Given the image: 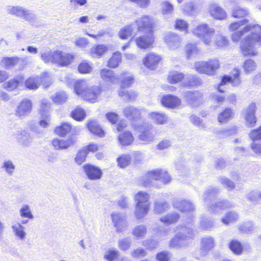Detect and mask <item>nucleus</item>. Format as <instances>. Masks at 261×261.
I'll return each mask as SVG.
<instances>
[{
    "instance_id": "1",
    "label": "nucleus",
    "mask_w": 261,
    "mask_h": 261,
    "mask_svg": "<svg viewBox=\"0 0 261 261\" xmlns=\"http://www.w3.org/2000/svg\"><path fill=\"white\" fill-rule=\"evenodd\" d=\"M250 34L246 36L241 42L240 50L244 57H254L257 55L254 49L256 45H261V26L258 24H249L241 30L232 34L233 42H238L246 33Z\"/></svg>"
},
{
    "instance_id": "2",
    "label": "nucleus",
    "mask_w": 261,
    "mask_h": 261,
    "mask_svg": "<svg viewBox=\"0 0 261 261\" xmlns=\"http://www.w3.org/2000/svg\"><path fill=\"white\" fill-rule=\"evenodd\" d=\"M73 90L76 95L85 101L92 103H96L100 100L103 91L102 88L98 86L87 88V83L84 80L75 81L73 84Z\"/></svg>"
},
{
    "instance_id": "3",
    "label": "nucleus",
    "mask_w": 261,
    "mask_h": 261,
    "mask_svg": "<svg viewBox=\"0 0 261 261\" xmlns=\"http://www.w3.org/2000/svg\"><path fill=\"white\" fill-rule=\"evenodd\" d=\"M134 82V77L132 75H129L128 72L123 71L121 73L119 81L120 87L118 94L120 97L123 98L129 102L134 101L138 96L136 91L129 89Z\"/></svg>"
},
{
    "instance_id": "4",
    "label": "nucleus",
    "mask_w": 261,
    "mask_h": 261,
    "mask_svg": "<svg viewBox=\"0 0 261 261\" xmlns=\"http://www.w3.org/2000/svg\"><path fill=\"white\" fill-rule=\"evenodd\" d=\"M149 197L148 193L145 191H140L135 194V216L136 219L143 218L148 213L150 208V204L148 202Z\"/></svg>"
},
{
    "instance_id": "5",
    "label": "nucleus",
    "mask_w": 261,
    "mask_h": 261,
    "mask_svg": "<svg viewBox=\"0 0 261 261\" xmlns=\"http://www.w3.org/2000/svg\"><path fill=\"white\" fill-rule=\"evenodd\" d=\"M217 193V189L211 188L206 190L203 195L204 204L207 205L210 212L216 214L219 213L221 211L229 208L232 205L228 201L224 200L215 203L213 202L211 204H209V202L212 201Z\"/></svg>"
},
{
    "instance_id": "6",
    "label": "nucleus",
    "mask_w": 261,
    "mask_h": 261,
    "mask_svg": "<svg viewBox=\"0 0 261 261\" xmlns=\"http://www.w3.org/2000/svg\"><path fill=\"white\" fill-rule=\"evenodd\" d=\"M194 67L199 73L212 76L221 68V62L218 58H213L206 61H198Z\"/></svg>"
},
{
    "instance_id": "7",
    "label": "nucleus",
    "mask_w": 261,
    "mask_h": 261,
    "mask_svg": "<svg viewBox=\"0 0 261 261\" xmlns=\"http://www.w3.org/2000/svg\"><path fill=\"white\" fill-rule=\"evenodd\" d=\"M47 57L48 58V60L46 62L50 61L59 67L68 66L73 62L75 58L74 55L72 54L59 50L48 54Z\"/></svg>"
},
{
    "instance_id": "8",
    "label": "nucleus",
    "mask_w": 261,
    "mask_h": 261,
    "mask_svg": "<svg viewBox=\"0 0 261 261\" xmlns=\"http://www.w3.org/2000/svg\"><path fill=\"white\" fill-rule=\"evenodd\" d=\"M192 234L191 228L188 227H181L180 231L170 241L169 246L174 248H179L184 246L188 241L192 238Z\"/></svg>"
},
{
    "instance_id": "9",
    "label": "nucleus",
    "mask_w": 261,
    "mask_h": 261,
    "mask_svg": "<svg viewBox=\"0 0 261 261\" xmlns=\"http://www.w3.org/2000/svg\"><path fill=\"white\" fill-rule=\"evenodd\" d=\"M132 126L134 130L139 131L138 139L143 144H149L153 141L154 135L151 125L143 123L140 124H133Z\"/></svg>"
},
{
    "instance_id": "10",
    "label": "nucleus",
    "mask_w": 261,
    "mask_h": 261,
    "mask_svg": "<svg viewBox=\"0 0 261 261\" xmlns=\"http://www.w3.org/2000/svg\"><path fill=\"white\" fill-rule=\"evenodd\" d=\"M137 31L139 33H154L155 23L153 18L148 15H144L135 21Z\"/></svg>"
},
{
    "instance_id": "11",
    "label": "nucleus",
    "mask_w": 261,
    "mask_h": 261,
    "mask_svg": "<svg viewBox=\"0 0 261 261\" xmlns=\"http://www.w3.org/2000/svg\"><path fill=\"white\" fill-rule=\"evenodd\" d=\"M127 126V124L123 121L118 123L116 129L120 132L118 136V142L122 146H129L133 143L135 140L132 132L129 130H123Z\"/></svg>"
},
{
    "instance_id": "12",
    "label": "nucleus",
    "mask_w": 261,
    "mask_h": 261,
    "mask_svg": "<svg viewBox=\"0 0 261 261\" xmlns=\"http://www.w3.org/2000/svg\"><path fill=\"white\" fill-rule=\"evenodd\" d=\"M163 57L161 55L153 51L146 54L142 59L144 66L149 70H154L162 64Z\"/></svg>"
},
{
    "instance_id": "13",
    "label": "nucleus",
    "mask_w": 261,
    "mask_h": 261,
    "mask_svg": "<svg viewBox=\"0 0 261 261\" xmlns=\"http://www.w3.org/2000/svg\"><path fill=\"white\" fill-rule=\"evenodd\" d=\"M240 75V70L238 68H233L230 75L225 74L222 76L218 86H224L227 83H230L233 87L240 85L241 83Z\"/></svg>"
},
{
    "instance_id": "14",
    "label": "nucleus",
    "mask_w": 261,
    "mask_h": 261,
    "mask_svg": "<svg viewBox=\"0 0 261 261\" xmlns=\"http://www.w3.org/2000/svg\"><path fill=\"white\" fill-rule=\"evenodd\" d=\"M143 33L144 35L140 36L135 39L136 45L141 49L152 48L154 42V33Z\"/></svg>"
},
{
    "instance_id": "15",
    "label": "nucleus",
    "mask_w": 261,
    "mask_h": 261,
    "mask_svg": "<svg viewBox=\"0 0 261 261\" xmlns=\"http://www.w3.org/2000/svg\"><path fill=\"white\" fill-rule=\"evenodd\" d=\"M111 217L117 232H122L126 230L128 224L124 215L119 213L114 212L111 214Z\"/></svg>"
},
{
    "instance_id": "16",
    "label": "nucleus",
    "mask_w": 261,
    "mask_h": 261,
    "mask_svg": "<svg viewBox=\"0 0 261 261\" xmlns=\"http://www.w3.org/2000/svg\"><path fill=\"white\" fill-rule=\"evenodd\" d=\"M33 109V103L29 99H23L17 106L15 110V115L17 117H20L28 115L32 111Z\"/></svg>"
},
{
    "instance_id": "17",
    "label": "nucleus",
    "mask_w": 261,
    "mask_h": 261,
    "mask_svg": "<svg viewBox=\"0 0 261 261\" xmlns=\"http://www.w3.org/2000/svg\"><path fill=\"white\" fill-rule=\"evenodd\" d=\"M122 112L124 116L133 122L132 124L142 118L141 110L132 106L125 107Z\"/></svg>"
},
{
    "instance_id": "18",
    "label": "nucleus",
    "mask_w": 261,
    "mask_h": 261,
    "mask_svg": "<svg viewBox=\"0 0 261 261\" xmlns=\"http://www.w3.org/2000/svg\"><path fill=\"white\" fill-rule=\"evenodd\" d=\"M100 78L110 85H114L119 82V77L115 74L113 70L108 68H102L99 71Z\"/></svg>"
},
{
    "instance_id": "19",
    "label": "nucleus",
    "mask_w": 261,
    "mask_h": 261,
    "mask_svg": "<svg viewBox=\"0 0 261 261\" xmlns=\"http://www.w3.org/2000/svg\"><path fill=\"white\" fill-rule=\"evenodd\" d=\"M83 170L88 178L90 180H98L102 176L101 170L92 164H86L83 166Z\"/></svg>"
},
{
    "instance_id": "20",
    "label": "nucleus",
    "mask_w": 261,
    "mask_h": 261,
    "mask_svg": "<svg viewBox=\"0 0 261 261\" xmlns=\"http://www.w3.org/2000/svg\"><path fill=\"white\" fill-rule=\"evenodd\" d=\"M161 102L164 107L171 109L179 107L181 102L179 98L172 94H166L163 96Z\"/></svg>"
},
{
    "instance_id": "21",
    "label": "nucleus",
    "mask_w": 261,
    "mask_h": 261,
    "mask_svg": "<svg viewBox=\"0 0 261 261\" xmlns=\"http://www.w3.org/2000/svg\"><path fill=\"white\" fill-rule=\"evenodd\" d=\"M164 41L169 48L176 49L180 45V38L175 33H169L166 34L164 38Z\"/></svg>"
},
{
    "instance_id": "22",
    "label": "nucleus",
    "mask_w": 261,
    "mask_h": 261,
    "mask_svg": "<svg viewBox=\"0 0 261 261\" xmlns=\"http://www.w3.org/2000/svg\"><path fill=\"white\" fill-rule=\"evenodd\" d=\"M11 229L15 238L19 241L23 242L27 238V233L25 231V227L19 222L12 223Z\"/></svg>"
},
{
    "instance_id": "23",
    "label": "nucleus",
    "mask_w": 261,
    "mask_h": 261,
    "mask_svg": "<svg viewBox=\"0 0 261 261\" xmlns=\"http://www.w3.org/2000/svg\"><path fill=\"white\" fill-rule=\"evenodd\" d=\"M161 174L159 169L148 171L141 179V184L144 187H150L152 185L153 180H158Z\"/></svg>"
},
{
    "instance_id": "24",
    "label": "nucleus",
    "mask_w": 261,
    "mask_h": 261,
    "mask_svg": "<svg viewBox=\"0 0 261 261\" xmlns=\"http://www.w3.org/2000/svg\"><path fill=\"white\" fill-rule=\"evenodd\" d=\"M255 110L256 105L255 103H251L247 108L245 120L247 126L249 127H253L256 125L257 119L255 115Z\"/></svg>"
},
{
    "instance_id": "25",
    "label": "nucleus",
    "mask_w": 261,
    "mask_h": 261,
    "mask_svg": "<svg viewBox=\"0 0 261 261\" xmlns=\"http://www.w3.org/2000/svg\"><path fill=\"white\" fill-rule=\"evenodd\" d=\"M86 127L88 130L95 136L102 138L105 135V132L104 130L95 120H88L86 124Z\"/></svg>"
},
{
    "instance_id": "26",
    "label": "nucleus",
    "mask_w": 261,
    "mask_h": 261,
    "mask_svg": "<svg viewBox=\"0 0 261 261\" xmlns=\"http://www.w3.org/2000/svg\"><path fill=\"white\" fill-rule=\"evenodd\" d=\"M75 140L72 138L66 140L54 139L51 141V144L56 150L66 149L73 145Z\"/></svg>"
},
{
    "instance_id": "27",
    "label": "nucleus",
    "mask_w": 261,
    "mask_h": 261,
    "mask_svg": "<svg viewBox=\"0 0 261 261\" xmlns=\"http://www.w3.org/2000/svg\"><path fill=\"white\" fill-rule=\"evenodd\" d=\"M23 81L24 77L22 75L17 76L6 82L3 87L8 91H12L18 89L19 86L23 83Z\"/></svg>"
},
{
    "instance_id": "28",
    "label": "nucleus",
    "mask_w": 261,
    "mask_h": 261,
    "mask_svg": "<svg viewBox=\"0 0 261 261\" xmlns=\"http://www.w3.org/2000/svg\"><path fill=\"white\" fill-rule=\"evenodd\" d=\"M73 127L68 122H62L59 126H56L54 129V133L56 135L64 137L68 134L73 130Z\"/></svg>"
},
{
    "instance_id": "29",
    "label": "nucleus",
    "mask_w": 261,
    "mask_h": 261,
    "mask_svg": "<svg viewBox=\"0 0 261 261\" xmlns=\"http://www.w3.org/2000/svg\"><path fill=\"white\" fill-rule=\"evenodd\" d=\"M209 13L213 18L217 20H223L227 17L226 12L217 5H213L210 7Z\"/></svg>"
},
{
    "instance_id": "30",
    "label": "nucleus",
    "mask_w": 261,
    "mask_h": 261,
    "mask_svg": "<svg viewBox=\"0 0 261 261\" xmlns=\"http://www.w3.org/2000/svg\"><path fill=\"white\" fill-rule=\"evenodd\" d=\"M173 206L182 212H191L194 210V205L188 200H175L173 203Z\"/></svg>"
},
{
    "instance_id": "31",
    "label": "nucleus",
    "mask_w": 261,
    "mask_h": 261,
    "mask_svg": "<svg viewBox=\"0 0 261 261\" xmlns=\"http://www.w3.org/2000/svg\"><path fill=\"white\" fill-rule=\"evenodd\" d=\"M215 32V30L210 28L206 23L200 24L193 30L194 35L198 38H201L206 34H214Z\"/></svg>"
},
{
    "instance_id": "32",
    "label": "nucleus",
    "mask_w": 261,
    "mask_h": 261,
    "mask_svg": "<svg viewBox=\"0 0 261 261\" xmlns=\"http://www.w3.org/2000/svg\"><path fill=\"white\" fill-rule=\"evenodd\" d=\"M234 117L233 110L229 107H227L222 110L218 114L217 120L221 124L227 123L230 119Z\"/></svg>"
},
{
    "instance_id": "33",
    "label": "nucleus",
    "mask_w": 261,
    "mask_h": 261,
    "mask_svg": "<svg viewBox=\"0 0 261 261\" xmlns=\"http://www.w3.org/2000/svg\"><path fill=\"white\" fill-rule=\"evenodd\" d=\"M122 54L120 52L113 53L107 61V67L110 69L117 68L122 62Z\"/></svg>"
},
{
    "instance_id": "34",
    "label": "nucleus",
    "mask_w": 261,
    "mask_h": 261,
    "mask_svg": "<svg viewBox=\"0 0 261 261\" xmlns=\"http://www.w3.org/2000/svg\"><path fill=\"white\" fill-rule=\"evenodd\" d=\"M86 111L81 106H76L70 113V116L76 121H82L86 117Z\"/></svg>"
},
{
    "instance_id": "35",
    "label": "nucleus",
    "mask_w": 261,
    "mask_h": 261,
    "mask_svg": "<svg viewBox=\"0 0 261 261\" xmlns=\"http://www.w3.org/2000/svg\"><path fill=\"white\" fill-rule=\"evenodd\" d=\"M185 76L183 73L172 70L169 72L167 79L169 84H176L182 82L184 80Z\"/></svg>"
},
{
    "instance_id": "36",
    "label": "nucleus",
    "mask_w": 261,
    "mask_h": 261,
    "mask_svg": "<svg viewBox=\"0 0 261 261\" xmlns=\"http://www.w3.org/2000/svg\"><path fill=\"white\" fill-rule=\"evenodd\" d=\"M249 14V10L246 8L240 6L234 7L231 11V17L235 19H245Z\"/></svg>"
},
{
    "instance_id": "37",
    "label": "nucleus",
    "mask_w": 261,
    "mask_h": 261,
    "mask_svg": "<svg viewBox=\"0 0 261 261\" xmlns=\"http://www.w3.org/2000/svg\"><path fill=\"white\" fill-rule=\"evenodd\" d=\"M107 47L103 44H96L90 50V54L94 57L100 58L107 51Z\"/></svg>"
},
{
    "instance_id": "38",
    "label": "nucleus",
    "mask_w": 261,
    "mask_h": 261,
    "mask_svg": "<svg viewBox=\"0 0 261 261\" xmlns=\"http://www.w3.org/2000/svg\"><path fill=\"white\" fill-rule=\"evenodd\" d=\"M20 61L18 57H5L1 60L2 65L6 69L10 68L16 65Z\"/></svg>"
},
{
    "instance_id": "39",
    "label": "nucleus",
    "mask_w": 261,
    "mask_h": 261,
    "mask_svg": "<svg viewBox=\"0 0 261 261\" xmlns=\"http://www.w3.org/2000/svg\"><path fill=\"white\" fill-rule=\"evenodd\" d=\"M39 86L42 85L44 88H47L53 84V81L50 75L46 72H42L40 75H38Z\"/></svg>"
},
{
    "instance_id": "40",
    "label": "nucleus",
    "mask_w": 261,
    "mask_h": 261,
    "mask_svg": "<svg viewBox=\"0 0 261 261\" xmlns=\"http://www.w3.org/2000/svg\"><path fill=\"white\" fill-rule=\"evenodd\" d=\"M215 243L213 239L211 237H205L201 240V251L203 255L212 249L214 246Z\"/></svg>"
},
{
    "instance_id": "41",
    "label": "nucleus",
    "mask_w": 261,
    "mask_h": 261,
    "mask_svg": "<svg viewBox=\"0 0 261 261\" xmlns=\"http://www.w3.org/2000/svg\"><path fill=\"white\" fill-rule=\"evenodd\" d=\"M133 33V28L131 25H126L119 31L118 37L120 39L126 40L132 37Z\"/></svg>"
},
{
    "instance_id": "42",
    "label": "nucleus",
    "mask_w": 261,
    "mask_h": 261,
    "mask_svg": "<svg viewBox=\"0 0 261 261\" xmlns=\"http://www.w3.org/2000/svg\"><path fill=\"white\" fill-rule=\"evenodd\" d=\"M257 67L255 62L251 59L244 61L242 64V68L246 74H249L254 71Z\"/></svg>"
},
{
    "instance_id": "43",
    "label": "nucleus",
    "mask_w": 261,
    "mask_h": 261,
    "mask_svg": "<svg viewBox=\"0 0 261 261\" xmlns=\"http://www.w3.org/2000/svg\"><path fill=\"white\" fill-rule=\"evenodd\" d=\"M132 233L137 239L144 238L147 233V228L143 224H140L135 226L132 230Z\"/></svg>"
},
{
    "instance_id": "44",
    "label": "nucleus",
    "mask_w": 261,
    "mask_h": 261,
    "mask_svg": "<svg viewBox=\"0 0 261 261\" xmlns=\"http://www.w3.org/2000/svg\"><path fill=\"white\" fill-rule=\"evenodd\" d=\"M24 83L25 88L29 90H36L40 87L38 75L28 77Z\"/></svg>"
},
{
    "instance_id": "45",
    "label": "nucleus",
    "mask_w": 261,
    "mask_h": 261,
    "mask_svg": "<svg viewBox=\"0 0 261 261\" xmlns=\"http://www.w3.org/2000/svg\"><path fill=\"white\" fill-rule=\"evenodd\" d=\"M174 28L176 30L185 33H188L189 28V24L185 19L177 18L175 20Z\"/></svg>"
},
{
    "instance_id": "46",
    "label": "nucleus",
    "mask_w": 261,
    "mask_h": 261,
    "mask_svg": "<svg viewBox=\"0 0 261 261\" xmlns=\"http://www.w3.org/2000/svg\"><path fill=\"white\" fill-rule=\"evenodd\" d=\"M51 99L55 103L62 105L66 102L68 95L65 91H58L51 97Z\"/></svg>"
},
{
    "instance_id": "47",
    "label": "nucleus",
    "mask_w": 261,
    "mask_h": 261,
    "mask_svg": "<svg viewBox=\"0 0 261 261\" xmlns=\"http://www.w3.org/2000/svg\"><path fill=\"white\" fill-rule=\"evenodd\" d=\"M150 118L157 124H163L167 121L166 116L158 112H151L149 114Z\"/></svg>"
},
{
    "instance_id": "48",
    "label": "nucleus",
    "mask_w": 261,
    "mask_h": 261,
    "mask_svg": "<svg viewBox=\"0 0 261 261\" xmlns=\"http://www.w3.org/2000/svg\"><path fill=\"white\" fill-rule=\"evenodd\" d=\"M186 55L187 58H190L193 56L197 55L199 52V49L196 43H188L185 47Z\"/></svg>"
},
{
    "instance_id": "49",
    "label": "nucleus",
    "mask_w": 261,
    "mask_h": 261,
    "mask_svg": "<svg viewBox=\"0 0 261 261\" xmlns=\"http://www.w3.org/2000/svg\"><path fill=\"white\" fill-rule=\"evenodd\" d=\"M238 218V215L234 212L229 211L225 214V216L221 219L222 222L228 225L230 223L234 222Z\"/></svg>"
},
{
    "instance_id": "50",
    "label": "nucleus",
    "mask_w": 261,
    "mask_h": 261,
    "mask_svg": "<svg viewBox=\"0 0 261 261\" xmlns=\"http://www.w3.org/2000/svg\"><path fill=\"white\" fill-rule=\"evenodd\" d=\"M179 218V216L177 213H170L166 216H162L160 218V221L164 223L171 224L175 223Z\"/></svg>"
},
{
    "instance_id": "51",
    "label": "nucleus",
    "mask_w": 261,
    "mask_h": 261,
    "mask_svg": "<svg viewBox=\"0 0 261 261\" xmlns=\"http://www.w3.org/2000/svg\"><path fill=\"white\" fill-rule=\"evenodd\" d=\"M19 214L21 218L33 219L34 216L31 212V207L28 204H23L20 210Z\"/></svg>"
},
{
    "instance_id": "52",
    "label": "nucleus",
    "mask_w": 261,
    "mask_h": 261,
    "mask_svg": "<svg viewBox=\"0 0 261 261\" xmlns=\"http://www.w3.org/2000/svg\"><path fill=\"white\" fill-rule=\"evenodd\" d=\"M185 97L189 103L193 104L201 98L202 94L197 92L188 91L186 93Z\"/></svg>"
},
{
    "instance_id": "53",
    "label": "nucleus",
    "mask_w": 261,
    "mask_h": 261,
    "mask_svg": "<svg viewBox=\"0 0 261 261\" xmlns=\"http://www.w3.org/2000/svg\"><path fill=\"white\" fill-rule=\"evenodd\" d=\"M77 69L80 73L87 74L92 71V67L89 62L84 60L79 64Z\"/></svg>"
},
{
    "instance_id": "54",
    "label": "nucleus",
    "mask_w": 261,
    "mask_h": 261,
    "mask_svg": "<svg viewBox=\"0 0 261 261\" xmlns=\"http://www.w3.org/2000/svg\"><path fill=\"white\" fill-rule=\"evenodd\" d=\"M9 13L23 18H27L29 15L27 11L18 7H13L9 10Z\"/></svg>"
},
{
    "instance_id": "55",
    "label": "nucleus",
    "mask_w": 261,
    "mask_h": 261,
    "mask_svg": "<svg viewBox=\"0 0 261 261\" xmlns=\"http://www.w3.org/2000/svg\"><path fill=\"white\" fill-rule=\"evenodd\" d=\"M229 247L236 254H240L243 251L242 244L237 240H232L229 244Z\"/></svg>"
},
{
    "instance_id": "56",
    "label": "nucleus",
    "mask_w": 261,
    "mask_h": 261,
    "mask_svg": "<svg viewBox=\"0 0 261 261\" xmlns=\"http://www.w3.org/2000/svg\"><path fill=\"white\" fill-rule=\"evenodd\" d=\"M169 205L166 202H155L153 211L155 213L160 214L168 209Z\"/></svg>"
},
{
    "instance_id": "57",
    "label": "nucleus",
    "mask_w": 261,
    "mask_h": 261,
    "mask_svg": "<svg viewBox=\"0 0 261 261\" xmlns=\"http://www.w3.org/2000/svg\"><path fill=\"white\" fill-rule=\"evenodd\" d=\"M51 103L49 101L46 100H42L40 103V109L39 113L41 116H47V112L50 108Z\"/></svg>"
},
{
    "instance_id": "58",
    "label": "nucleus",
    "mask_w": 261,
    "mask_h": 261,
    "mask_svg": "<svg viewBox=\"0 0 261 261\" xmlns=\"http://www.w3.org/2000/svg\"><path fill=\"white\" fill-rule=\"evenodd\" d=\"M88 153L85 149L82 148L78 150L75 158L74 161L76 163H83L86 160Z\"/></svg>"
},
{
    "instance_id": "59",
    "label": "nucleus",
    "mask_w": 261,
    "mask_h": 261,
    "mask_svg": "<svg viewBox=\"0 0 261 261\" xmlns=\"http://www.w3.org/2000/svg\"><path fill=\"white\" fill-rule=\"evenodd\" d=\"M119 252L116 249H109L105 253L104 258L108 261H113L118 256Z\"/></svg>"
},
{
    "instance_id": "60",
    "label": "nucleus",
    "mask_w": 261,
    "mask_h": 261,
    "mask_svg": "<svg viewBox=\"0 0 261 261\" xmlns=\"http://www.w3.org/2000/svg\"><path fill=\"white\" fill-rule=\"evenodd\" d=\"M248 21V20L247 19H243L238 21H233L229 24L228 29L230 31L234 32L238 30L241 27L247 24Z\"/></svg>"
},
{
    "instance_id": "61",
    "label": "nucleus",
    "mask_w": 261,
    "mask_h": 261,
    "mask_svg": "<svg viewBox=\"0 0 261 261\" xmlns=\"http://www.w3.org/2000/svg\"><path fill=\"white\" fill-rule=\"evenodd\" d=\"M159 172L161 174L159 176L158 180L161 181L165 184H168L171 181V177L167 171L163 169H159Z\"/></svg>"
},
{
    "instance_id": "62",
    "label": "nucleus",
    "mask_w": 261,
    "mask_h": 261,
    "mask_svg": "<svg viewBox=\"0 0 261 261\" xmlns=\"http://www.w3.org/2000/svg\"><path fill=\"white\" fill-rule=\"evenodd\" d=\"M106 117L111 124H116L119 121V117L117 113L110 112L106 114Z\"/></svg>"
},
{
    "instance_id": "63",
    "label": "nucleus",
    "mask_w": 261,
    "mask_h": 261,
    "mask_svg": "<svg viewBox=\"0 0 261 261\" xmlns=\"http://www.w3.org/2000/svg\"><path fill=\"white\" fill-rule=\"evenodd\" d=\"M247 197L249 200L253 202L257 203L261 200V192L255 191H251L247 195Z\"/></svg>"
},
{
    "instance_id": "64",
    "label": "nucleus",
    "mask_w": 261,
    "mask_h": 261,
    "mask_svg": "<svg viewBox=\"0 0 261 261\" xmlns=\"http://www.w3.org/2000/svg\"><path fill=\"white\" fill-rule=\"evenodd\" d=\"M250 138L253 141L261 139V126L252 130L249 134Z\"/></svg>"
}]
</instances>
